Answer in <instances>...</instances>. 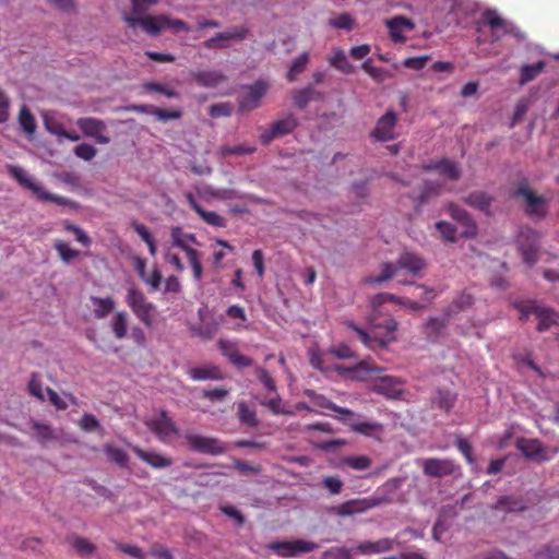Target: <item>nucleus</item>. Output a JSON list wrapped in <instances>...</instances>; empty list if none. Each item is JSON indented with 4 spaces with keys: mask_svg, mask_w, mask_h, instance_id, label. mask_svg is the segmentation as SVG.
Segmentation results:
<instances>
[{
    "mask_svg": "<svg viewBox=\"0 0 559 559\" xmlns=\"http://www.w3.org/2000/svg\"><path fill=\"white\" fill-rule=\"evenodd\" d=\"M19 122L21 128L27 134H33L36 130V121L33 114L23 106L19 114Z\"/></svg>",
    "mask_w": 559,
    "mask_h": 559,
    "instance_id": "45",
    "label": "nucleus"
},
{
    "mask_svg": "<svg viewBox=\"0 0 559 559\" xmlns=\"http://www.w3.org/2000/svg\"><path fill=\"white\" fill-rule=\"evenodd\" d=\"M436 228L445 241H455L456 229L452 224L441 221L436 224Z\"/></svg>",
    "mask_w": 559,
    "mask_h": 559,
    "instance_id": "58",
    "label": "nucleus"
},
{
    "mask_svg": "<svg viewBox=\"0 0 559 559\" xmlns=\"http://www.w3.org/2000/svg\"><path fill=\"white\" fill-rule=\"evenodd\" d=\"M248 34H249V29L247 27H245V26L235 27L234 29H230V31L217 33L215 36L206 39L203 43V46L206 49H211V50L212 49H223V48L227 47L224 44V41L233 40V39L243 40L245 38H247Z\"/></svg>",
    "mask_w": 559,
    "mask_h": 559,
    "instance_id": "21",
    "label": "nucleus"
},
{
    "mask_svg": "<svg viewBox=\"0 0 559 559\" xmlns=\"http://www.w3.org/2000/svg\"><path fill=\"white\" fill-rule=\"evenodd\" d=\"M514 198L524 199L526 206L525 213L533 218L543 219L548 213L547 201L545 198L535 194L530 188L526 180L519 183L513 192Z\"/></svg>",
    "mask_w": 559,
    "mask_h": 559,
    "instance_id": "6",
    "label": "nucleus"
},
{
    "mask_svg": "<svg viewBox=\"0 0 559 559\" xmlns=\"http://www.w3.org/2000/svg\"><path fill=\"white\" fill-rule=\"evenodd\" d=\"M346 326L355 332L359 341L370 349L385 348L390 343L395 341V331L399 323L395 319H385L383 324L374 326L369 332L357 326L353 321H347Z\"/></svg>",
    "mask_w": 559,
    "mask_h": 559,
    "instance_id": "1",
    "label": "nucleus"
},
{
    "mask_svg": "<svg viewBox=\"0 0 559 559\" xmlns=\"http://www.w3.org/2000/svg\"><path fill=\"white\" fill-rule=\"evenodd\" d=\"M361 68L364 71L369 74L373 80L381 82L384 80L385 71L382 68L374 67L371 59H367L364 61Z\"/></svg>",
    "mask_w": 559,
    "mask_h": 559,
    "instance_id": "60",
    "label": "nucleus"
},
{
    "mask_svg": "<svg viewBox=\"0 0 559 559\" xmlns=\"http://www.w3.org/2000/svg\"><path fill=\"white\" fill-rule=\"evenodd\" d=\"M104 452L110 461L115 462L120 467L128 466L129 456L122 449L116 448L112 444H105Z\"/></svg>",
    "mask_w": 559,
    "mask_h": 559,
    "instance_id": "43",
    "label": "nucleus"
},
{
    "mask_svg": "<svg viewBox=\"0 0 559 559\" xmlns=\"http://www.w3.org/2000/svg\"><path fill=\"white\" fill-rule=\"evenodd\" d=\"M198 215L203 222L211 226L223 228L227 225V221L214 211H207L202 207Z\"/></svg>",
    "mask_w": 559,
    "mask_h": 559,
    "instance_id": "46",
    "label": "nucleus"
},
{
    "mask_svg": "<svg viewBox=\"0 0 559 559\" xmlns=\"http://www.w3.org/2000/svg\"><path fill=\"white\" fill-rule=\"evenodd\" d=\"M8 171L19 182V185L31 190L39 201L52 202L61 206H68L72 210H79L80 204L78 202L66 197L45 191L43 186L34 181L23 168L10 165L8 166Z\"/></svg>",
    "mask_w": 559,
    "mask_h": 559,
    "instance_id": "2",
    "label": "nucleus"
},
{
    "mask_svg": "<svg viewBox=\"0 0 559 559\" xmlns=\"http://www.w3.org/2000/svg\"><path fill=\"white\" fill-rule=\"evenodd\" d=\"M403 385H404V381H402L400 378L384 376V377H379L372 383V390H373V392L384 395L385 397H388L390 400H397L404 393Z\"/></svg>",
    "mask_w": 559,
    "mask_h": 559,
    "instance_id": "18",
    "label": "nucleus"
},
{
    "mask_svg": "<svg viewBox=\"0 0 559 559\" xmlns=\"http://www.w3.org/2000/svg\"><path fill=\"white\" fill-rule=\"evenodd\" d=\"M151 114L155 116L158 121L166 122L168 120H176L181 118L182 112L178 109L166 110L159 107H152Z\"/></svg>",
    "mask_w": 559,
    "mask_h": 559,
    "instance_id": "54",
    "label": "nucleus"
},
{
    "mask_svg": "<svg viewBox=\"0 0 559 559\" xmlns=\"http://www.w3.org/2000/svg\"><path fill=\"white\" fill-rule=\"evenodd\" d=\"M329 63L345 74H352L355 71V67L348 61L344 50L341 48L334 49L333 56L329 58Z\"/></svg>",
    "mask_w": 559,
    "mask_h": 559,
    "instance_id": "37",
    "label": "nucleus"
},
{
    "mask_svg": "<svg viewBox=\"0 0 559 559\" xmlns=\"http://www.w3.org/2000/svg\"><path fill=\"white\" fill-rule=\"evenodd\" d=\"M92 304L95 306L93 313L96 319H104L115 309V300L112 297L100 298L91 297Z\"/></svg>",
    "mask_w": 559,
    "mask_h": 559,
    "instance_id": "38",
    "label": "nucleus"
},
{
    "mask_svg": "<svg viewBox=\"0 0 559 559\" xmlns=\"http://www.w3.org/2000/svg\"><path fill=\"white\" fill-rule=\"evenodd\" d=\"M463 200L471 207L483 212L485 215H489V197L486 192H472Z\"/></svg>",
    "mask_w": 559,
    "mask_h": 559,
    "instance_id": "39",
    "label": "nucleus"
},
{
    "mask_svg": "<svg viewBox=\"0 0 559 559\" xmlns=\"http://www.w3.org/2000/svg\"><path fill=\"white\" fill-rule=\"evenodd\" d=\"M76 126L86 136L95 139L99 144L110 142V138L104 134L107 129L106 123L100 119L92 117L80 118L76 121Z\"/></svg>",
    "mask_w": 559,
    "mask_h": 559,
    "instance_id": "19",
    "label": "nucleus"
},
{
    "mask_svg": "<svg viewBox=\"0 0 559 559\" xmlns=\"http://www.w3.org/2000/svg\"><path fill=\"white\" fill-rule=\"evenodd\" d=\"M126 302L143 324L146 326L152 325V311L154 306L147 301L145 295L140 289L135 287L128 288Z\"/></svg>",
    "mask_w": 559,
    "mask_h": 559,
    "instance_id": "7",
    "label": "nucleus"
},
{
    "mask_svg": "<svg viewBox=\"0 0 559 559\" xmlns=\"http://www.w3.org/2000/svg\"><path fill=\"white\" fill-rule=\"evenodd\" d=\"M495 511H503L507 513L520 512L526 509V504L522 498L512 496H502L498 499L493 507Z\"/></svg>",
    "mask_w": 559,
    "mask_h": 559,
    "instance_id": "34",
    "label": "nucleus"
},
{
    "mask_svg": "<svg viewBox=\"0 0 559 559\" xmlns=\"http://www.w3.org/2000/svg\"><path fill=\"white\" fill-rule=\"evenodd\" d=\"M322 559H352V556L347 548L332 547L323 552Z\"/></svg>",
    "mask_w": 559,
    "mask_h": 559,
    "instance_id": "63",
    "label": "nucleus"
},
{
    "mask_svg": "<svg viewBox=\"0 0 559 559\" xmlns=\"http://www.w3.org/2000/svg\"><path fill=\"white\" fill-rule=\"evenodd\" d=\"M185 438L189 448L194 452L218 455L227 452L228 450L226 443L217 438L199 435H186Z\"/></svg>",
    "mask_w": 559,
    "mask_h": 559,
    "instance_id": "9",
    "label": "nucleus"
},
{
    "mask_svg": "<svg viewBox=\"0 0 559 559\" xmlns=\"http://www.w3.org/2000/svg\"><path fill=\"white\" fill-rule=\"evenodd\" d=\"M143 88L147 92H156L164 94L168 98H176L178 97V93L164 84L157 83V82H146L143 84Z\"/></svg>",
    "mask_w": 559,
    "mask_h": 559,
    "instance_id": "53",
    "label": "nucleus"
},
{
    "mask_svg": "<svg viewBox=\"0 0 559 559\" xmlns=\"http://www.w3.org/2000/svg\"><path fill=\"white\" fill-rule=\"evenodd\" d=\"M330 25L337 29L350 31L354 27V20L347 13H342L338 16L330 20Z\"/></svg>",
    "mask_w": 559,
    "mask_h": 559,
    "instance_id": "59",
    "label": "nucleus"
},
{
    "mask_svg": "<svg viewBox=\"0 0 559 559\" xmlns=\"http://www.w3.org/2000/svg\"><path fill=\"white\" fill-rule=\"evenodd\" d=\"M317 548L318 545L316 543L305 539L275 542L270 545V549L283 558H292L300 554L311 552Z\"/></svg>",
    "mask_w": 559,
    "mask_h": 559,
    "instance_id": "11",
    "label": "nucleus"
},
{
    "mask_svg": "<svg viewBox=\"0 0 559 559\" xmlns=\"http://www.w3.org/2000/svg\"><path fill=\"white\" fill-rule=\"evenodd\" d=\"M508 36L518 40L524 38V35L511 21L501 17L495 10H491V43Z\"/></svg>",
    "mask_w": 559,
    "mask_h": 559,
    "instance_id": "14",
    "label": "nucleus"
},
{
    "mask_svg": "<svg viewBox=\"0 0 559 559\" xmlns=\"http://www.w3.org/2000/svg\"><path fill=\"white\" fill-rule=\"evenodd\" d=\"M323 487L330 491L331 495H338L343 488V481L338 476H326L323 478Z\"/></svg>",
    "mask_w": 559,
    "mask_h": 559,
    "instance_id": "64",
    "label": "nucleus"
},
{
    "mask_svg": "<svg viewBox=\"0 0 559 559\" xmlns=\"http://www.w3.org/2000/svg\"><path fill=\"white\" fill-rule=\"evenodd\" d=\"M32 428L36 431V438L39 442L46 443L56 438L52 428L49 425L39 421H32Z\"/></svg>",
    "mask_w": 559,
    "mask_h": 559,
    "instance_id": "48",
    "label": "nucleus"
},
{
    "mask_svg": "<svg viewBox=\"0 0 559 559\" xmlns=\"http://www.w3.org/2000/svg\"><path fill=\"white\" fill-rule=\"evenodd\" d=\"M447 324V318H429L425 323L424 330L427 340L430 342H437L443 335Z\"/></svg>",
    "mask_w": 559,
    "mask_h": 559,
    "instance_id": "33",
    "label": "nucleus"
},
{
    "mask_svg": "<svg viewBox=\"0 0 559 559\" xmlns=\"http://www.w3.org/2000/svg\"><path fill=\"white\" fill-rule=\"evenodd\" d=\"M459 394L456 391L449 386H438L430 400L431 407L438 408L441 412L449 414L454 408L457 402Z\"/></svg>",
    "mask_w": 559,
    "mask_h": 559,
    "instance_id": "20",
    "label": "nucleus"
},
{
    "mask_svg": "<svg viewBox=\"0 0 559 559\" xmlns=\"http://www.w3.org/2000/svg\"><path fill=\"white\" fill-rule=\"evenodd\" d=\"M515 447L526 460L544 463L551 459L548 448L539 439L521 437L516 439Z\"/></svg>",
    "mask_w": 559,
    "mask_h": 559,
    "instance_id": "8",
    "label": "nucleus"
},
{
    "mask_svg": "<svg viewBox=\"0 0 559 559\" xmlns=\"http://www.w3.org/2000/svg\"><path fill=\"white\" fill-rule=\"evenodd\" d=\"M218 348L223 356H225L230 364L238 368H247L253 365V360L245 355H241L237 344L228 340H219Z\"/></svg>",
    "mask_w": 559,
    "mask_h": 559,
    "instance_id": "24",
    "label": "nucleus"
},
{
    "mask_svg": "<svg viewBox=\"0 0 559 559\" xmlns=\"http://www.w3.org/2000/svg\"><path fill=\"white\" fill-rule=\"evenodd\" d=\"M209 115L212 118L228 117L231 115V105L229 103L213 104L209 108Z\"/></svg>",
    "mask_w": 559,
    "mask_h": 559,
    "instance_id": "62",
    "label": "nucleus"
},
{
    "mask_svg": "<svg viewBox=\"0 0 559 559\" xmlns=\"http://www.w3.org/2000/svg\"><path fill=\"white\" fill-rule=\"evenodd\" d=\"M297 127V120L293 115L274 121L269 129L260 134V141L263 145L270 144L275 138L292 133Z\"/></svg>",
    "mask_w": 559,
    "mask_h": 559,
    "instance_id": "15",
    "label": "nucleus"
},
{
    "mask_svg": "<svg viewBox=\"0 0 559 559\" xmlns=\"http://www.w3.org/2000/svg\"><path fill=\"white\" fill-rule=\"evenodd\" d=\"M459 469L460 467L449 459L431 457L423 462L424 474L435 478L454 475Z\"/></svg>",
    "mask_w": 559,
    "mask_h": 559,
    "instance_id": "16",
    "label": "nucleus"
},
{
    "mask_svg": "<svg viewBox=\"0 0 559 559\" xmlns=\"http://www.w3.org/2000/svg\"><path fill=\"white\" fill-rule=\"evenodd\" d=\"M123 21L128 24L129 27L134 28L135 26L140 25L143 31H145L147 34L157 36L160 34L162 29L165 28L160 24V15L158 16H141V15H130L124 14Z\"/></svg>",
    "mask_w": 559,
    "mask_h": 559,
    "instance_id": "22",
    "label": "nucleus"
},
{
    "mask_svg": "<svg viewBox=\"0 0 559 559\" xmlns=\"http://www.w3.org/2000/svg\"><path fill=\"white\" fill-rule=\"evenodd\" d=\"M146 426L163 442H166L171 436L179 435L177 425L164 409L157 417L147 420Z\"/></svg>",
    "mask_w": 559,
    "mask_h": 559,
    "instance_id": "13",
    "label": "nucleus"
},
{
    "mask_svg": "<svg viewBox=\"0 0 559 559\" xmlns=\"http://www.w3.org/2000/svg\"><path fill=\"white\" fill-rule=\"evenodd\" d=\"M544 61L522 66L520 70V84L524 85L533 81L544 70Z\"/></svg>",
    "mask_w": 559,
    "mask_h": 559,
    "instance_id": "41",
    "label": "nucleus"
},
{
    "mask_svg": "<svg viewBox=\"0 0 559 559\" xmlns=\"http://www.w3.org/2000/svg\"><path fill=\"white\" fill-rule=\"evenodd\" d=\"M385 25L389 29L390 37L394 43H404L406 37L403 35V31L411 32L415 28L414 22L402 15L388 20Z\"/></svg>",
    "mask_w": 559,
    "mask_h": 559,
    "instance_id": "26",
    "label": "nucleus"
},
{
    "mask_svg": "<svg viewBox=\"0 0 559 559\" xmlns=\"http://www.w3.org/2000/svg\"><path fill=\"white\" fill-rule=\"evenodd\" d=\"M394 540L385 537L376 542H362L356 546L355 550L361 555H376L392 550Z\"/></svg>",
    "mask_w": 559,
    "mask_h": 559,
    "instance_id": "30",
    "label": "nucleus"
},
{
    "mask_svg": "<svg viewBox=\"0 0 559 559\" xmlns=\"http://www.w3.org/2000/svg\"><path fill=\"white\" fill-rule=\"evenodd\" d=\"M53 248L58 252L60 259L66 263H69L71 260L78 258L80 254L78 250L70 248V246L62 240H56L53 243Z\"/></svg>",
    "mask_w": 559,
    "mask_h": 559,
    "instance_id": "47",
    "label": "nucleus"
},
{
    "mask_svg": "<svg viewBox=\"0 0 559 559\" xmlns=\"http://www.w3.org/2000/svg\"><path fill=\"white\" fill-rule=\"evenodd\" d=\"M346 424L349 425V427L353 431L364 435L366 437H373L378 433H381L383 430L382 425L379 423L355 421V420H349V417H347Z\"/></svg>",
    "mask_w": 559,
    "mask_h": 559,
    "instance_id": "35",
    "label": "nucleus"
},
{
    "mask_svg": "<svg viewBox=\"0 0 559 559\" xmlns=\"http://www.w3.org/2000/svg\"><path fill=\"white\" fill-rule=\"evenodd\" d=\"M425 170H436L441 176L447 177L452 181H456L461 177V169L459 165L448 158H443L439 162H432L423 167Z\"/></svg>",
    "mask_w": 559,
    "mask_h": 559,
    "instance_id": "27",
    "label": "nucleus"
},
{
    "mask_svg": "<svg viewBox=\"0 0 559 559\" xmlns=\"http://www.w3.org/2000/svg\"><path fill=\"white\" fill-rule=\"evenodd\" d=\"M215 243L221 246L223 249L214 251L212 255V264L214 267H219L223 259L226 257L224 249L228 250L229 252H234L235 248L228 241L219 238L215 239Z\"/></svg>",
    "mask_w": 559,
    "mask_h": 559,
    "instance_id": "52",
    "label": "nucleus"
},
{
    "mask_svg": "<svg viewBox=\"0 0 559 559\" xmlns=\"http://www.w3.org/2000/svg\"><path fill=\"white\" fill-rule=\"evenodd\" d=\"M69 540L80 557H88L96 550V546L82 536L73 535L69 537Z\"/></svg>",
    "mask_w": 559,
    "mask_h": 559,
    "instance_id": "40",
    "label": "nucleus"
},
{
    "mask_svg": "<svg viewBox=\"0 0 559 559\" xmlns=\"http://www.w3.org/2000/svg\"><path fill=\"white\" fill-rule=\"evenodd\" d=\"M426 267L425 260L409 251H405L400 254L395 264L385 262L381 265L380 275L372 277L369 280L370 283H382L385 282L397 274L399 270H404L407 273L418 276L419 273Z\"/></svg>",
    "mask_w": 559,
    "mask_h": 559,
    "instance_id": "3",
    "label": "nucleus"
},
{
    "mask_svg": "<svg viewBox=\"0 0 559 559\" xmlns=\"http://www.w3.org/2000/svg\"><path fill=\"white\" fill-rule=\"evenodd\" d=\"M311 94H313L312 86H307L305 88L295 91L293 95L294 104L298 108L305 109L311 102Z\"/></svg>",
    "mask_w": 559,
    "mask_h": 559,
    "instance_id": "51",
    "label": "nucleus"
},
{
    "mask_svg": "<svg viewBox=\"0 0 559 559\" xmlns=\"http://www.w3.org/2000/svg\"><path fill=\"white\" fill-rule=\"evenodd\" d=\"M384 501L385 499L373 496L361 499H352L335 507L334 512L340 516H352L378 507Z\"/></svg>",
    "mask_w": 559,
    "mask_h": 559,
    "instance_id": "12",
    "label": "nucleus"
},
{
    "mask_svg": "<svg viewBox=\"0 0 559 559\" xmlns=\"http://www.w3.org/2000/svg\"><path fill=\"white\" fill-rule=\"evenodd\" d=\"M238 417L242 424L249 427H257L259 424L255 411L250 408L246 402L238 403Z\"/></svg>",
    "mask_w": 559,
    "mask_h": 559,
    "instance_id": "44",
    "label": "nucleus"
},
{
    "mask_svg": "<svg viewBox=\"0 0 559 559\" xmlns=\"http://www.w3.org/2000/svg\"><path fill=\"white\" fill-rule=\"evenodd\" d=\"M80 428L86 432L96 431L102 428L99 420L93 414L85 413L80 419Z\"/></svg>",
    "mask_w": 559,
    "mask_h": 559,
    "instance_id": "56",
    "label": "nucleus"
},
{
    "mask_svg": "<svg viewBox=\"0 0 559 559\" xmlns=\"http://www.w3.org/2000/svg\"><path fill=\"white\" fill-rule=\"evenodd\" d=\"M269 85L264 81H257L245 86V93L238 98L239 111H250L260 107Z\"/></svg>",
    "mask_w": 559,
    "mask_h": 559,
    "instance_id": "10",
    "label": "nucleus"
},
{
    "mask_svg": "<svg viewBox=\"0 0 559 559\" xmlns=\"http://www.w3.org/2000/svg\"><path fill=\"white\" fill-rule=\"evenodd\" d=\"M254 152V148L248 147L246 145H235V146H222L218 150V154L223 157L227 155H249Z\"/></svg>",
    "mask_w": 559,
    "mask_h": 559,
    "instance_id": "57",
    "label": "nucleus"
},
{
    "mask_svg": "<svg viewBox=\"0 0 559 559\" xmlns=\"http://www.w3.org/2000/svg\"><path fill=\"white\" fill-rule=\"evenodd\" d=\"M136 456L154 468H166L173 464L171 459L154 451H145L138 445L131 447Z\"/></svg>",
    "mask_w": 559,
    "mask_h": 559,
    "instance_id": "28",
    "label": "nucleus"
},
{
    "mask_svg": "<svg viewBox=\"0 0 559 559\" xmlns=\"http://www.w3.org/2000/svg\"><path fill=\"white\" fill-rule=\"evenodd\" d=\"M305 394L311 400L314 406L335 412L337 414L335 417L343 423L347 421V417H352L354 415L353 411L349 408L337 406L328 397L313 390H306Z\"/></svg>",
    "mask_w": 559,
    "mask_h": 559,
    "instance_id": "23",
    "label": "nucleus"
},
{
    "mask_svg": "<svg viewBox=\"0 0 559 559\" xmlns=\"http://www.w3.org/2000/svg\"><path fill=\"white\" fill-rule=\"evenodd\" d=\"M73 152L75 156L86 162L92 160L97 154V150L92 144L88 143H82L76 145Z\"/></svg>",
    "mask_w": 559,
    "mask_h": 559,
    "instance_id": "55",
    "label": "nucleus"
},
{
    "mask_svg": "<svg viewBox=\"0 0 559 559\" xmlns=\"http://www.w3.org/2000/svg\"><path fill=\"white\" fill-rule=\"evenodd\" d=\"M188 374L194 381H217L224 379V373L222 372L221 368L216 365H204L190 368Z\"/></svg>",
    "mask_w": 559,
    "mask_h": 559,
    "instance_id": "29",
    "label": "nucleus"
},
{
    "mask_svg": "<svg viewBox=\"0 0 559 559\" xmlns=\"http://www.w3.org/2000/svg\"><path fill=\"white\" fill-rule=\"evenodd\" d=\"M170 238L173 246L179 248L180 250L187 248L188 246H200L197 236L192 233H185L180 226L171 227Z\"/></svg>",
    "mask_w": 559,
    "mask_h": 559,
    "instance_id": "32",
    "label": "nucleus"
},
{
    "mask_svg": "<svg viewBox=\"0 0 559 559\" xmlns=\"http://www.w3.org/2000/svg\"><path fill=\"white\" fill-rule=\"evenodd\" d=\"M345 463L353 469L365 471L371 465V460L366 455H359L347 457Z\"/></svg>",
    "mask_w": 559,
    "mask_h": 559,
    "instance_id": "61",
    "label": "nucleus"
},
{
    "mask_svg": "<svg viewBox=\"0 0 559 559\" xmlns=\"http://www.w3.org/2000/svg\"><path fill=\"white\" fill-rule=\"evenodd\" d=\"M160 24L165 26V28H171L176 33L190 31V26L185 21L173 19L165 14L160 15Z\"/></svg>",
    "mask_w": 559,
    "mask_h": 559,
    "instance_id": "49",
    "label": "nucleus"
},
{
    "mask_svg": "<svg viewBox=\"0 0 559 559\" xmlns=\"http://www.w3.org/2000/svg\"><path fill=\"white\" fill-rule=\"evenodd\" d=\"M129 316L126 311H117L110 320V328L117 340L127 336Z\"/></svg>",
    "mask_w": 559,
    "mask_h": 559,
    "instance_id": "36",
    "label": "nucleus"
},
{
    "mask_svg": "<svg viewBox=\"0 0 559 559\" xmlns=\"http://www.w3.org/2000/svg\"><path fill=\"white\" fill-rule=\"evenodd\" d=\"M540 238V233L528 226L522 227L519 231L516 240L518 248L523 261L530 266L538 262Z\"/></svg>",
    "mask_w": 559,
    "mask_h": 559,
    "instance_id": "5",
    "label": "nucleus"
},
{
    "mask_svg": "<svg viewBox=\"0 0 559 559\" xmlns=\"http://www.w3.org/2000/svg\"><path fill=\"white\" fill-rule=\"evenodd\" d=\"M192 78L195 83L203 87H215L226 80V76L214 70H198L192 72Z\"/></svg>",
    "mask_w": 559,
    "mask_h": 559,
    "instance_id": "31",
    "label": "nucleus"
},
{
    "mask_svg": "<svg viewBox=\"0 0 559 559\" xmlns=\"http://www.w3.org/2000/svg\"><path fill=\"white\" fill-rule=\"evenodd\" d=\"M63 229L72 233L80 243H82L85 247H88L91 245V238L87 236V234L79 226L74 225L73 223L69 221H64L62 223Z\"/></svg>",
    "mask_w": 559,
    "mask_h": 559,
    "instance_id": "50",
    "label": "nucleus"
},
{
    "mask_svg": "<svg viewBox=\"0 0 559 559\" xmlns=\"http://www.w3.org/2000/svg\"><path fill=\"white\" fill-rule=\"evenodd\" d=\"M396 114L393 110H388L377 120L376 127L371 132V136L381 142L394 140L396 138Z\"/></svg>",
    "mask_w": 559,
    "mask_h": 559,
    "instance_id": "17",
    "label": "nucleus"
},
{
    "mask_svg": "<svg viewBox=\"0 0 559 559\" xmlns=\"http://www.w3.org/2000/svg\"><path fill=\"white\" fill-rule=\"evenodd\" d=\"M448 212L451 217L463 226L462 236L465 238H472L477 233V227L471 215L460 205L451 202L448 205Z\"/></svg>",
    "mask_w": 559,
    "mask_h": 559,
    "instance_id": "25",
    "label": "nucleus"
},
{
    "mask_svg": "<svg viewBox=\"0 0 559 559\" xmlns=\"http://www.w3.org/2000/svg\"><path fill=\"white\" fill-rule=\"evenodd\" d=\"M513 306L520 312L521 321H527L534 317L538 321L537 330L539 332L549 330L559 321V316L554 310L538 307L532 300L516 301Z\"/></svg>",
    "mask_w": 559,
    "mask_h": 559,
    "instance_id": "4",
    "label": "nucleus"
},
{
    "mask_svg": "<svg viewBox=\"0 0 559 559\" xmlns=\"http://www.w3.org/2000/svg\"><path fill=\"white\" fill-rule=\"evenodd\" d=\"M309 62V53L302 52L295 58L287 72V80L289 82L296 81L297 76L302 73Z\"/></svg>",
    "mask_w": 559,
    "mask_h": 559,
    "instance_id": "42",
    "label": "nucleus"
}]
</instances>
